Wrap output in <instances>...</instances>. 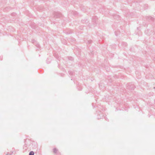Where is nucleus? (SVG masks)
Here are the masks:
<instances>
[{
    "mask_svg": "<svg viewBox=\"0 0 155 155\" xmlns=\"http://www.w3.org/2000/svg\"><path fill=\"white\" fill-rule=\"evenodd\" d=\"M61 14L59 12H55L54 14V17L56 18H60L61 16Z\"/></svg>",
    "mask_w": 155,
    "mask_h": 155,
    "instance_id": "nucleus-1",
    "label": "nucleus"
},
{
    "mask_svg": "<svg viewBox=\"0 0 155 155\" xmlns=\"http://www.w3.org/2000/svg\"><path fill=\"white\" fill-rule=\"evenodd\" d=\"M53 151H54V153H57L58 151V150H57V149H56L55 148H54L53 149Z\"/></svg>",
    "mask_w": 155,
    "mask_h": 155,
    "instance_id": "nucleus-2",
    "label": "nucleus"
},
{
    "mask_svg": "<svg viewBox=\"0 0 155 155\" xmlns=\"http://www.w3.org/2000/svg\"><path fill=\"white\" fill-rule=\"evenodd\" d=\"M34 45L38 48H39V45L37 42H35Z\"/></svg>",
    "mask_w": 155,
    "mask_h": 155,
    "instance_id": "nucleus-3",
    "label": "nucleus"
},
{
    "mask_svg": "<svg viewBox=\"0 0 155 155\" xmlns=\"http://www.w3.org/2000/svg\"><path fill=\"white\" fill-rule=\"evenodd\" d=\"M27 146L26 144H25V145L24 146L23 148L25 149V150H27L28 149V148H27Z\"/></svg>",
    "mask_w": 155,
    "mask_h": 155,
    "instance_id": "nucleus-4",
    "label": "nucleus"
},
{
    "mask_svg": "<svg viewBox=\"0 0 155 155\" xmlns=\"http://www.w3.org/2000/svg\"><path fill=\"white\" fill-rule=\"evenodd\" d=\"M34 153L33 151H31L29 153V155H34Z\"/></svg>",
    "mask_w": 155,
    "mask_h": 155,
    "instance_id": "nucleus-5",
    "label": "nucleus"
},
{
    "mask_svg": "<svg viewBox=\"0 0 155 155\" xmlns=\"http://www.w3.org/2000/svg\"><path fill=\"white\" fill-rule=\"evenodd\" d=\"M97 19V17H94L93 19H92V21H95V20H96Z\"/></svg>",
    "mask_w": 155,
    "mask_h": 155,
    "instance_id": "nucleus-6",
    "label": "nucleus"
},
{
    "mask_svg": "<svg viewBox=\"0 0 155 155\" xmlns=\"http://www.w3.org/2000/svg\"><path fill=\"white\" fill-rule=\"evenodd\" d=\"M31 42L32 43H33L34 44H35V42H36L35 40L34 39H33L31 40Z\"/></svg>",
    "mask_w": 155,
    "mask_h": 155,
    "instance_id": "nucleus-7",
    "label": "nucleus"
},
{
    "mask_svg": "<svg viewBox=\"0 0 155 155\" xmlns=\"http://www.w3.org/2000/svg\"><path fill=\"white\" fill-rule=\"evenodd\" d=\"M128 88H129V89H134V86H132V87H128Z\"/></svg>",
    "mask_w": 155,
    "mask_h": 155,
    "instance_id": "nucleus-8",
    "label": "nucleus"
},
{
    "mask_svg": "<svg viewBox=\"0 0 155 155\" xmlns=\"http://www.w3.org/2000/svg\"><path fill=\"white\" fill-rule=\"evenodd\" d=\"M92 41L91 40H89L87 41V43L88 44H90L91 42Z\"/></svg>",
    "mask_w": 155,
    "mask_h": 155,
    "instance_id": "nucleus-9",
    "label": "nucleus"
},
{
    "mask_svg": "<svg viewBox=\"0 0 155 155\" xmlns=\"http://www.w3.org/2000/svg\"><path fill=\"white\" fill-rule=\"evenodd\" d=\"M70 58H69V60H73V58H72V57H70Z\"/></svg>",
    "mask_w": 155,
    "mask_h": 155,
    "instance_id": "nucleus-10",
    "label": "nucleus"
},
{
    "mask_svg": "<svg viewBox=\"0 0 155 155\" xmlns=\"http://www.w3.org/2000/svg\"><path fill=\"white\" fill-rule=\"evenodd\" d=\"M11 155V153H8L7 154V155Z\"/></svg>",
    "mask_w": 155,
    "mask_h": 155,
    "instance_id": "nucleus-11",
    "label": "nucleus"
},
{
    "mask_svg": "<svg viewBox=\"0 0 155 155\" xmlns=\"http://www.w3.org/2000/svg\"><path fill=\"white\" fill-rule=\"evenodd\" d=\"M15 13H13L12 14V15H15Z\"/></svg>",
    "mask_w": 155,
    "mask_h": 155,
    "instance_id": "nucleus-12",
    "label": "nucleus"
},
{
    "mask_svg": "<svg viewBox=\"0 0 155 155\" xmlns=\"http://www.w3.org/2000/svg\"><path fill=\"white\" fill-rule=\"evenodd\" d=\"M50 63V62H47V63H48H48Z\"/></svg>",
    "mask_w": 155,
    "mask_h": 155,
    "instance_id": "nucleus-13",
    "label": "nucleus"
},
{
    "mask_svg": "<svg viewBox=\"0 0 155 155\" xmlns=\"http://www.w3.org/2000/svg\"><path fill=\"white\" fill-rule=\"evenodd\" d=\"M71 72H70V73H69V74H71Z\"/></svg>",
    "mask_w": 155,
    "mask_h": 155,
    "instance_id": "nucleus-14",
    "label": "nucleus"
},
{
    "mask_svg": "<svg viewBox=\"0 0 155 155\" xmlns=\"http://www.w3.org/2000/svg\"><path fill=\"white\" fill-rule=\"evenodd\" d=\"M79 90H81V89H80Z\"/></svg>",
    "mask_w": 155,
    "mask_h": 155,
    "instance_id": "nucleus-15",
    "label": "nucleus"
}]
</instances>
